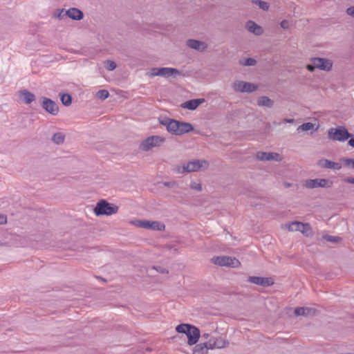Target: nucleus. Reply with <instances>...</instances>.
<instances>
[{
    "mask_svg": "<svg viewBox=\"0 0 354 354\" xmlns=\"http://www.w3.org/2000/svg\"><path fill=\"white\" fill-rule=\"evenodd\" d=\"M159 122L166 127L169 133L176 136L187 133L194 130V127L189 122H179L167 118H160Z\"/></svg>",
    "mask_w": 354,
    "mask_h": 354,
    "instance_id": "nucleus-1",
    "label": "nucleus"
},
{
    "mask_svg": "<svg viewBox=\"0 0 354 354\" xmlns=\"http://www.w3.org/2000/svg\"><path fill=\"white\" fill-rule=\"evenodd\" d=\"M209 164L207 160L193 159L184 162L180 165H177L174 168L176 174H181L184 173L196 172L201 170L207 169Z\"/></svg>",
    "mask_w": 354,
    "mask_h": 354,
    "instance_id": "nucleus-2",
    "label": "nucleus"
},
{
    "mask_svg": "<svg viewBox=\"0 0 354 354\" xmlns=\"http://www.w3.org/2000/svg\"><path fill=\"white\" fill-rule=\"evenodd\" d=\"M179 333H184L188 338L187 344L190 346L196 344L200 338V330L198 328L188 324H181L176 327Z\"/></svg>",
    "mask_w": 354,
    "mask_h": 354,
    "instance_id": "nucleus-3",
    "label": "nucleus"
},
{
    "mask_svg": "<svg viewBox=\"0 0 354 354\" xmlns=\"http://www.w3.org/2000/svg\"><path fill=\"white\" fill-rule=\"evenodd\" d=\"M166 141L164 136L155 135L146 138L140 144L139 149L143 151H149L154 148L160 147Z\"/></svg>",
    "mask_w": 354,
    "mask_h": 354,
    "instance_id": "nucleus-4",
    "label": "nucleus"
},
{
    "mask_svg": "<svg viewBox=\"0 0 354 354\" xmlns=\"http://www.w3.org/2000/svg\"><path fill=\"white\" fill-rule=\"evenodd\" d=\"M119 207L116 205L109 203L106 200L99 201L94 208V213L96 216L106 215L111 216L118 212Z\"/></svg>",
    "mask_w": 354,
    "mask_h": 354,
    "instance_id": "nucleus-5",
    "label": "nucleus"
},
{
    "mask_svg": "<svg viewBox=\"0 0 354 354\" xmlns=\"http://www.w3.org/2000/svg\"><path fill=\"white\" fill-rule=\"evenodd\" d=\"M351 136L352 135L343 126L330 128L328 131V138L331 140L344 142Z\"/></svg>",
    "mask_w": 354,
    "mask_h": 354,
    "instance_id": "nucleus-6",
    "label": "nucleus"
},
{
    "mask_svg": "<svg viewBox=\"0 0 354 354\" xmlns=\"http://www.w3.org/2000/svg\"><path fill=\"white\" fill-rule=\"evenodd\" d=\"M212 262L220 266H228L232 268H238L241 263L235 257L227 256L214 257L211 259Z\"/></svg>",
    "mask_w": 354,
    "mask_h": 354,
    "instance_id": "nucleus-7",
    "label": "nucleus"
},
{
    "mask_svg": "<svg viewBox=\"0 0 354 354\" xmlns=\"http://www.w3.org/2000/svg\"><path fill=\"white\" fill-rule=\"evenodd\" d=\"M284 227L290 232H301L306 236L311 234V228L308 223H304L299 221H293L284 225Z\"/></svg>",
    "mask_w": 354,
    "mask_h": 354,
    "instance_id": "nucleus-8",
    "label": "nucleus"
},
{
    "mask_svg": "<svg viewBox=\"0 0 354 354\" xmlns=\"http://www.w3.org/2000/svg\"><path fill=\"white\" fill-rule=\"evenodd\" d=\"M332 185L333 182L326 178L308 179L304 183V186L308 189L330 188Z\"/></svg>",
    "mask_w": 354,
    "mask_h": 354,
    "instance_id": "nucleus-9",
    "label": "nucleus"
},
{
    "mask_svg": "<svg viewBox=\"0 0 354 354\" xmlns=\"http://www.w3.org/2000/svg\"><path fill=\"white\" fill-rule=\"evenodd\" d=\"M232 87L235 91L241 93H252L258 88L254 84L241 80L235 81L232 84Z\"/></svg>",
    "mask_w": 354,
    "mask_h": 354,
    "instance_id": "nucleus-10",
    "label": "nucleus"
},
{
    "mask_svg": "<svg viewBox=\"0 0 354 354\" xmlns=\"http://www.w3.org/2000/svg\"><path fill=\"white\" fill-rule=\"evenodd\" d=\"M311 62L317 68L322 71H330L333 67L332 61L326 58L314 57L311 59Z\"/></svg>",
    "mask_w": 354,
    "mask_h": 354,
    "instance_id": "nucleus-11",
    "label": "nucleus"
},
{
    "mask_svg": "<svg viewBox=\"0 0 354 354\" xmlns=\"http://www.w3.org/2000/svg\"><path fill=\"white\" fill-rule=\"evenodd\" d=\"M207 345L209 348V349L213 350L215 348H223L226 347L229 342L224 338L221 337H210L207 342H206Z\"/></svg>",
    "mask_w": 354,
    "mask_h": 354,
    "instance_id": "nucleus-12",
    "label": "nucleus"
},
{
    "mask_svg": "<svg viewBox=\"0 0 354 354\" xmlns=\"http://www.w3.org/2000/svg\"><path fill=\"white\" fill-rule=\"evenodd\" d=\"M41 106L45 111L53 115H56L59 112V107L57 104L46 97H41Z\"/></svg>",
    "mask_w": 354,
    "mask_h": 354,
    "instance_id": "nucleus-13",
    "label": "nucleus"
},
{
    "mask_svg": "<svg viewBox=\"0 0 354 354\" xmlns=\"http://www.w3.org/2000/svg\"><path fill=\"white\" fill-rule=\"evenodd\" d=\"M317 165L321 168L331 169L333 170H340L342 165L340 162H336L328 159L322 158L317 162Z\"/></svg>",
    "mask_w": 354,
    "mask_h": 354,
    "instance_id": "nucleus-14",
    "label": "nucleus"
},
{
    "mask_svg": "<svg viewBox=\"0 0 354 354\" xmlns=\"http://www.w3.org/2000/svg\"><path fill=\"white\" fill-rule=\"evenodd\" d=\"M257 157L259 160L266 161V160H275V161H281L282 158L281 155L278 153L274 152H259L257 154Z\"/></svg>",
    "mask_w": 354,
    "mask_h": 354,
    "instance_id": "nucleus-15",
    "label": "nucleus"
},
{
    "mask_svg": "<svg viewBox=\"0 0 354 354\" xmlns=\"http://www.w3.org/2000/svg\"><path fill=\"white\" fill-rule=\"evenodd\" d=\"M205 101L204 98L190 100L181 104V107L185 109L193 111L196 109L198 106L205 102Z\"/></svg>",
    "mask_w": 354,
    "mask_h": 354,
    "instance_id": "nucleus-16",
    "label": "nucleus"
},
{
    "mask_svg": "<svg viewBox=\"0 0 354 354\" xmlns=\"http://www.w3.org/2000/svg\"><path fill=\"white\" fill-rule=\"evenodd\" d=\"M181 73L176 68L171 67H161V75L160 77L169 79L176 78L179 76Z\"/></svg>",
    "mask_w": 354,
    "mask_h": 354,
    "instance_id": "nucleus-17",
    "label": "nucleus"
},
{
    "mask_svg": "<svg viewBox=\"0 0 354 354\" xmlns=\"http://www.w3.org/2000/svg\"><path fill=\"white\" fill-rule=\"evenodd\" d=\"M187 46L198 51H204L207 48L206 43L196 39H188L187 41Z\"/></svg>",
    "mask_w": 354,
    "mask_h": 354,
    "instance_id": "nucleus-18",
    "label": "nucleus"
},
{
    "mask_svg": "<svg viewBox=\"0 0 354 354\" xmlns=\"http://www.w3.org/2000/svg\"><path fill=\"white\" fill-rule=\"evenodd\" d=\"M248 281L250 283L263 286H268L273 284L274 283L271 278H264L260 277H250Z\"/></svg>",
    "mask_w": 354,
    "mask_h": 354,
    "instance_id": "nucleus-19",
    "label": "nucleus"
},
{
    "mask_svg": "<svg viewBox=\"0 0 354 354\" xmlns=\"http://www.w3.org/2000/svg\"><path fill=\"white\" fill-rule=\"evenodd\" d=\"M66 16L75 21H80L83 19L84 13L77 8H71L66 10Z\"/></svg>",
    "mask_w": 354,
    "mask_h": 354,
    "instance_id": "nucleus-20",
    "label": "nucleus"
},
{
    "mask_svg": "<svg viewBox=\"0 0 354 354\" xmlns=\"http://www.w3.org/2000/svg\"><path fill=\"white\" fill-rule=\"evenodd\" d=\"M245 28L250 32L258 36L263 32V28L253 21H248L245 24Z\"/></svg>",
    "mask_w": 354,
    "mask_h": 354,
    "instance_id": "nucleus-21",
    "label": "nucleus"
},
{
    "mask_svg": "<svg viewBox=\"0 0 354 354\" xmlns=\"http://www.w3.org/2000/svg\"><path fill=\"white\" fill-rule=\"evenodd\" d=\"M143 228L162 231L165 230V225L164 223L159 221H145Z\"/></svg>",
    "mask_w": 354,
    "mask_h": 354,
    "instance_id": "nucleus-22",
    "label": "nucleus"
},
{
    "mask_svg": "<svg viewBox=\"0 0 354 354\" xmlns=\"http://www.w3.org/2000/svg\"><path fill=\"white\" fill-rule=\"evenodd\" d=\"M319 129V125L312 122H305L301 124L297 128V131H317Z\"/></svg>",
    "mask_w": 354,
    "mask_h": 354,
    "instance_id": "nucleus-23",
    "label": "nucleus"
},
{
    "mask_svg": "<svg viewBox=\"0 0 354 354\" xmlns=\"http://www.w3.org/2000/svg\"><path fill=\"white\" fill-rule=\"evenodd\" d=\"M19 96L24 103L28 104L32 103L35 100V95L27 90L21 91Z\"/></svg>",
    "mask_w": 354,
    "mask_h": 354,
    "instance_id": "nucleus-24",
    "label": "nucleus"
},
{
    "mask_svg": "<svg viewBox=\"0 0 354 354\" xmlns=\"http://www.w3.org/2000/svg\"><path fill=\"white\" fill-rule=\"evenodd\" d=\"M315 313V310L313 308H307V307H299L297 308L295 310V314L296 315H313Z\"/></svg>",
    "mask_w": 354,
    "mask_h": 354,
    "instance_id": "nucleus-25",
    "label": "nucleus"
},
{
    "mask_svg": "<svg viewBox=\"0 0 354 354\" xmlns=\"http://www.w3.org/2000/svg\"><path fill=\"white\" fill-rule=\"evenodd\" d=\"M209 350L207 343L196 344L193 348L192 354H205Z\"/></svg>",
    "mask_w": 354,
    "mask_h": 354,
    "instance_id": "nucleus-26",
    "label": "nucleus"
},
{
    "mask_svg": "<svg viewBox=\"0 0 354 354\" xmlns=\"http://www.w3.org/2000/svg\"><path fill=\"white\" fill-rule=\"evenodd\" d=\"M66 135L63 132H57L53 134L52 141L56 145H62L64 142Z\"/></svg>",
    "mask_w": 354,
    "mask_h": 354,
    "instance_id": "nucleus-27",
    "label": "nucleus"
},
{
    "mask_svg": "<svg viewBox=\"0 0 354 354\" xmlns=\"http://www.w3.org/2000/svg\"><path fill=\"white\" fill-rule=\"evenodd\" d=\"M257 104L259 106L271 107L273 105V101L268 97L262 96L258 99Z\"/></svg>",
    "mask_w": 354,
    "mask_h": 354,
    "instance_id": "nucleus-28",
    "label": "nucleus"
},
{
    "mask_svg": "<svg viewBox=\"0 0 354 354\" xmlns=\"http://www.w3.org/2000/svg\"><path fill=\"white\" fill-rule=\"evenodd\" d=\"M66 16V10L57 9L53 13L52 17L56 19L62 20Z\"/></svg>",
    "mask_w": 354,
    "mask_h": 354,
    "instance_id": "nucleus-29",
    "label": "nucleus"
},
{
    "mask_svg": "<svg viewBox=\"0 0 354 354\" xmlns=\"http://www.w3.org/2000/svg\"><path fill=\"white\" fill-rule=\"evenodd\" d=\"M161 75V67L160 68H152L147 73V75L149 77H154L160 76Z\"/></svg>",
    "mask_w": 354,
    "mask_h": 354,
    "instance_id": "nucleus-30",
    "label": "nucleus"
},
{
    "mask_svg": "<svg viewBox=\"0 0 354 354\" xmlns=\"http://www.w3.org/2000/svg\"><path fill=\"white\" fill-rule=\"evenodd\" d=\"M95 95L97 98L101 100H104L105 99L109 97V93L107 90L102 89L97 91Z\"/></svg>",
    "mask_w": 354,
    "mask_h": 354,
    "instance_id": "nucleus-31",
    "label": "nucleus"
},
{
    "mask_svg": "<svg viewBox=\"0 0 354 354\" xmlns=\"http://www.w3.org/2000/svg\"><path fill=\"white\" fill-rule=\"evenodd\" d=\"M61 101L65 106H69L72 102V97L69 94L64 93L61 95Z\"/></svg>",
    "mask_w": 354,
    "mask_h": 354,
    "instance_id": "nucleus-32",
    "label": "nucleus"
},
{
    "mask_svg": "<svg viewBox=\"0 0 354 354\" xmlns=\"http://www.w3.org/2000/svg\"><path fill=\"white\" fill-rule=\"evenodd\" d=\"M341 162L344 163V166L354 169V158H343L341 159Z\"/></svg>",
    "mask_w": 354,
    "mask_h": 354,
    "instance_id": "nucleus-33",
    "label": "nucleus"
},
{
    "mask_svg": "<svg viewBox=\"0 0 354 354\" xmlns=\"http://www.w3.org/2000/svg\"><path fill=\"white\" fill-rule=\"evenodd\" d=\"M104 66L108 71H112L115 69L116 64L112 60H106L104 62Z\"/></svg>",
    "mask_w": 354,
    "mask_h": 354,
    "instance_id": "nucleus-34",
    "label": "nucleus"
},
{
    "mask_svg": "<svg viewBox=\"0 0 354 354\" xmlns=\"http://www.w3.org/2000/svg\"><path fill=\"white\" fill-rule=\"evenodd\" d=\"M240 63L243 66H254L256 64V60L252 58H246L241 59Z\"/></svg>",
    "mask_w": 354,
    "mask_h": 354,
    "instance_id": "nucleus-35",
    "label": "nucleus"
},
{
    "mask_svg": "<svg viewBox=\"0 0 354 354\" xmlns=\"http://www.w3.org/2000/svg\"><path fill=\"white\" fill-rule=\"evenodd\" d=\"M254 3L263 10H268L269 8V4L266 1L257 0L254 1Z\"/></svg>",
    "mask_w": 354,
    "mask_h": 354,
    "instance_id": "nucleus-36",
    "label": "nucleus"
},
{
    "mask_svg": "<svg viewBox=\"0 0 354 354\" xmlns=\"http://www.w3.org/2000/svg\"><path fill=\"white\" fill-rule=\"evenodd\" d=\"M190 187L192 189H194V190L198 191V192H200V191L202 190L201 183L200 182H197V181L192 182L191 184H190Z\"/></svg>",
    "mask_w": 354,
    "mask_h": 354,
    "instance_id": "nucleus-37",
    "label": "nucleus"
},
{
    "mask_svg": "<svg viewBox=\"0 0 354 354\" xmlns=\"http://www.w3.org/2000/svg\"><path fill=\"white\" fill-rule=\"evenodd\" d=\"M323 239L333 243H336L339 240V237L330 235H325L323 236Z\"/></svg>",
    "mask_w": 354,
    "mask_h": 354,
    "instance_id": "nucleus-38",
    "label": "nucleus"
},
{
    "mask_svg": "<svg viewBox=\"0 0 354 354\" xmlns=\"http://www.w3.org/2000/svg\"><path fill=\"white\" fill-rule=\"evenodd\" d=\"M133 225H134L136 227L143 228L145 221L141 220H136L131 222Z\"/></svg>",
    "mask_w": 354,
    "mask_h": 354,
    "instance_id": "nucleus-39",
    "label": "nucleus"
},
{
    "mask_svg": "<svg viewBox=\"0 0 354 354\" xmlns=\"http://www.w3.org/2000/svg\"><path fill=\"white\" fill-rule=\"evenodd\" d=\"M280 26L283 29H288L290 26V23L287 20H283L281 22Z\"/></svg>",
    "mask_w": 354,
    "mask_h": 354,
    "instance_id": "nucleus-40",
    "label": "nucleus"
},
{
    "mask_svg": "<svg viewBox=\"0 0 354 354\" xmlns=\"http://www.w3.org/2000/svg\"><path fill=\"white\" fill-rule=\"evenodd\" d=\"M346 13L354 18V6H351L346 9Z\"/></svg>",
    "mask_w": 354,
    "mask_h": 354,
    "instance_id": "nucleus-41",
    "label": "nucleus"
},
{
    "mask_svg": "<svg viewBox=\"0 0 354 354\" xmlns=\"http://www.w3.org/2000/svg\"><path fill=\"white\" fill-rule=\"evenodd\" d=\"M343 181L344 183H350V184H353L354 185V178L353 177H346V178L343 179Z\"/></svg>",
    "mask_w": 354,
    "mask_h": 354,
    "instance_id": "nucleus-42",
    "label": "nucleus"
},
{
    "mask_svg": "<svg viewBox=\"0 0 354 354\" xmlns=\"http://www.w3.org/2000/svg\"><path fill=\"white\" fill-rule=\"evenodd\" d=\"M7 222V218L3 214H0V225L5 224Z\"/></svg>",
    "mask_w": 354,
    "mask_h": 354,
    "instance_id": "nucleus-43",
    "label": "nucleus"
},
{
    "mask_svg": "<svg viewBox=\"0 0 354 354\" xmlns=\"http://www.w3.org/2000/svg\"><path fill=\"white\" fill-rule=\"evenodd\" d=\"M306 68H307L309 71L313 72V71H314V70H315V68H317V67L315 66V64H313L312 63V64H308V65L306 66Z\"/></svg>",
    "mask_w": 354,
    "mask_h": 354,
    "instance_id": "nucleus-44",
    "label": "nucleus"
},
{
    "mask_svg": "<svg viewBox=\"0 0 354 354\" xmlns=\"http://www.w3.org/2000/svg\"><path fill=\"white\" fill-rule=\"evenodd\" d=\"M348 145L352 147H354V138H351L348 141Z\"/></svg>",
    "mask_w": 354,
    "mask_h": 354,
    "instance_id": "nucleus-45",
    "label": "nucleus"
},
{
    "mask_svg": "<svg viewBox=\"0 0 354 354\" xmlns=\"http://www.w3.org/2000/svg\"><path fill=\"white\" fill-rule=\"evenodd\" d=\"M157 270L161 273H167L168 272L165 268H159V269Z\"/></svg>",
    "mask_w": 354,
    "mask_h": 354,
    "instance_id": "nucleus-46",
    "label": "nucleus"
},
{
    "mask_svg": "<svg viewBox=\"0 0 354 354\" xmlns=\"http://www.w3.org/2000/svg\"><path fill=\"white\" fill-rule=\"evenodd\" d=\"M285 122H288V123H292L294 122V120L293 119H286Z\"/></svg>",
    "mask_w": 354,
    "mask_h": 354,
    "instance_id": "nucleus-47",
    "label": "nucleus"
},
{
    "mask_svg": "<svg viewBox=\"0 0 354 354\" xmlns=\"http://www.w3.org/2000/svg\"><path fill=\"white\" fill-rule=\"evenodd\" d=\"M209 334H207V333H204V334L203 335V338H205V339H207V338L209 337Z\"/></svg>",
    "mask_w": 354,
    "mask_h": 354,
    "instance_id": "nucleus-48",
    "label": "nucleus"
},
{
    "mask_svg": "<svg viewBox=\"0 0 354 354\" xmlns=\"http://www.w3.org/2000/svg\"><path fill=\"white\" fill-rule=\"evenodd\" d=\"M284 186L286 187H290L291 186V184L290 183H284Z\"/></svg>",
    "mask_w": 354,
    "mask_h": 354,
    "instance_id": "nucleus-49",
    "label": "nucleus"
}]
</instances>
